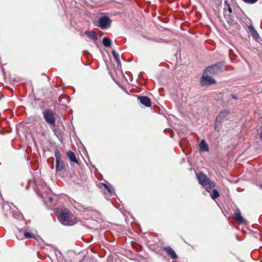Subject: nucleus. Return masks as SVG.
<instances>
[{"mask_svg": "<svg viewBox=\"0 0 262 262\" xmlns=\"http://www.w3.org/2000/svg\"><path fill=\"white\" fill-rule=\"evenodd\" d=\"M58 217L60 223L66 226H72L77 222L76 217L67 208L60 211Z\"/></svg>", "mask_w": 262, "mask_h": 262, "instance_id": "obj_1", "label": "nucleus"}, {"mask_svg": "<svg viewBox=\"0 0 262 262\" xmlns=\"http://www.w3.org/2000/svg\"><path fill=\"white\" fill-rule=\"evenodd\" d=\"M196 178L200 184L204 187L207 192H210V189L215 187V183L211 181L208 177L203 172L196 173Z\"/></svg>", "mask_w": 262, "mask_h": 262, "instance_id": "obj_2", "label": "nucleus"}, {"mask_svg": "<svg viewBox=\"0 0 262 262\" xmlns=\"http://www.w3.org/2000/svg\"><path fill=\"white\" fill-rule=\"evenodd\" d=\"M42 115L46 122L51 127L55 126V117L53 111L51 109H46L42 112Z\"/></svg>", "mask_w": 262, "mask_h": 262, "instance_id": "obj_3", "label": "nucleus"}, {"mask_svg": "<svg viewBox=\"0 0 262 262\" xmlns=\"http://www.w3.org/2000/svg\"><path fill=\"white\" fill-rule=\"evenodd\" d=\"M54 156L56 158V170L57 172L65 170L66 166L64 163L61 160V154L57 148L54 150Z\"/></svg>", "mask_w": 262, "mask_h": 262, "instance_id": "obj_4", "label": "nucleus"}, {"mask_svg": "<svg viewBox=\"0 0 262 262\" xmlns=\"http://www.w3.org/2000/svg\"><path fill=\"white\" fill-rule=\"evenodd\" d=\"M216 83V81L206 74V72H203L202 77L201 79L200 83L202 86L210 85Z\"/></svg>", "mask_w": 262, "mask_h": 262, "instance_id": "obj_5", "label": "nucleus"}, {"mask_svg": "<svg viewBox=\"0 0 262 262\" xmlns=\"http://www.w3.org/2000/svg\"><path fill=\"white\" fill-rule=\"evenodd\" d=\"M99 26L101 29H105L110 25L111 20L107 16H102L98 19Z\"/></svg>", "mask_w": 262, "mask_h": 262, "instance_id": "obj_6", "label": "nucleus"}, {"mask_svg": "<svg viewBox=\"0 0 262 262\" xmlns=\"http://www.w3.org/2000/svg\"><path fill=\"white\" fill-rule=\"evenodd\" d=\"M162 250L165 252L167 255L172 259L174 260L178 258L176 253L171 247L169 246L164 247L163 248Z\"/></svg>", "mask_w": 262, "mask_h": 262, "instance_id": "obj_7", "label": "nucleus"}, {"mask_svg": "<svg viewBox=\"0 0 262 262\" xmlns=\"http://www.w3.org/2000/svg\"><path fill=\"white\" fill-rule=\"evenodd\" d=\"M230 114V111L228 110H225L220 113V114L216 117V122H219V124L224 121V119Z\"/></svg>", "mask_w": 262, "mask_h": 262, "instance_id": "obj_8", "label": "nucleus"}, {"mask_svg": "<svg viewBox=\"0 0 262 262\" xmlns=\"http://www.w3.org/2000/svg\"><path fill=\"white\" fill-rule=\"evenodd\" d=\"M138 100L140 101L141 104L144 105L146 107L151 106L150 99L147 96H138Z\"/></svg>", "mask_w": 262, "mask_h": 262, "instance_id": "obj_9", "label": "nucleus"}, {"mask_svg": "<svg viewBox=\"0 0 262 262\" xmlns=\"http://www.w3.org/2000/svg\"><path fill=\"white\" fill-rule=\"evenodd\" d=\"M234 217L236 220L241 224H246V220L241 214V211L239 209H237L234 212Z\"/></svg>", "mask_w": 262, "mask_h": 262, "instance_id": "obj_10", "label": "nucleus"}, {"mask_svg": "<svg viewBox=\"0 0 262 262\" xmlns=\"http://www.w3.org/2000/svg\"><path fill=\"white\" fill-rule=\"evenodd\" d=\"M67 155L69 159V160L73 162L76 163L78 164H79L78 161L77 160L74 153L72 151H68L67 152Z\"/></svg>", "mask_w": 262, "mask_h": 262, "instance_id": "obj_11", "label": "nucleus"}, {"mask_svg": "<svg viewBox=\"0 0 262 262\" xmlns=\"http://www.w3.org/2000/svg\"><path fill=\"white\" fill-rule=\"evenodd\" d=\"M248 28L251 34V36L253 38L257 39L259 38V36L257 32L255 30L254 27L252 25L249 26Z\"/></svg>", "mask_w": 262, "mask_h": 262, "instance_id": "obj_12", "label": "nucleus"}, {"mask_svg": "<svg viewBox=\"0 0 262 262\" xmlns=\"http://www.w3.org/2000/svg\"><path fill=\"white\" fill-rule=\"evenodd\" d=\"M200 150L202 151H208L209 146L204 140H202L199 145Z\"/></svg>", "mask_w": 262, "mask_h": 262, "instance_id": "obj_13", "label": "nucleus"}, {"mask_svg": "<svg viewBox=\"0 0 262 262\" xmlns=\"http://www.w3.org/2000/svg\"><path fill=\"white\" fill-rule=\"evenodd\" d=\"M85 34H86L89 38L92 39L94 41H96L98 39V37L96 33L93 31H86L85 32Z\"/></svg>", "mask_w": 262, "mask_h": 262, "instance_id": "obj_14", "label": "nucleus"}, {"mask_svg": "<svg viewBox=\"0 0 262 262\" xmlns=\"http://www.w3.org/2000/svg\"><path fill=\"white\" fill-rule=\"evenodd\" d=\"M223 66V65L222 62H217L212 65V67L213 68L214 71H215V72L217 74L222 70Z\"/></svg>", "mask_w": 262, "mask_h": 262, "instance_id": "obj_15", "label": "nucleus"}, {"mask_svg": "<svg viewBox=\"0 0 262 262\" xmlns=\"http://www.w3.org/2000/svg\"><path fill=\"white\" fill-rule=\"evenodd\" d=\"M204 72H206V74L209 76H213L217 74L215 72V71H214L212 66H209L207 68H206Z\"/></svg>", "mask_w": 262, "mask_h": 262, "instance_id": "obj_16", "label": "nucleus"}, {"mask_svg": "<svg viewBox=\"0 0 262 262\" xmlns=\"http://www.w3.org/2000/svg\"><path fill=\"white\" fill-rule=\"evenodd\" d=\"M111 39L109 37H104L102 39V43L106 47H110L111 45Z\"/></svg>", "mask_w": 262, "mask_h": 262, "instance_id": "obj_17", "label": "nucleus"}, {"mask_svg": "<svg viewBox=\"0 0 262 262\" xmlns=\"http://www.w3.org/2000/svg\"><path fill=\"white\" fill-rule=\"evenodd\" d=\"M112 53L113 57L116 59L118 65L121 66V61L119 59V55H118V54L115 50L112 51Z\"/></svg>", "mask_w": 262, "mask_h": 262, "instance_id": "obj_18", "label": "nucleus"}, {"mask_svg": "<svg viewBox=\"0 0 262 262\" xmlns=\"http://www.w3.org/2000/svg\"><path fill=\"white\" fill-rule=\"evenodd\" d=\"M225 7L224 8V12L226 11V9L228 10L229 13L231 14L232 13V9L230 6V3L228 1H225Z\"/></svg>", "mask_w": 262, "mask_h": 262, "instance_id": "obj_19", "label": "nucleus"}, {"mask_svg": "<svg viewBox=\"0 0 262 262\" xmlns=\"http://www.w3.org/2000/svg\"><path fill=\"white\" fill-rule=\"evenodd\" d=\"M211 196L213 200H215L220 196L219 192L216 189H214L211 193Z\"/></svg>", "mask_w": 262, "mask_h": 262, "instance_id": "obj_20", "label": "nucleus"}, {"mask_svg": "<svg viewBox=\"0 0 262 262\" xmlns=\"http://www.w3.org/2000/svg\"><path fill=\"white\" fill-rule=\"evenodd\" d=\"M102 185L104 187V188L107 190V191L110 194H112V191L111 187L108 186L105 183H102Z\"/></svg>", "mask_w": 262, "mask_h": 262, "instance_id": "obj_21", "label": "nucleus"}, {"mask_svg": "<svg viewBox=\"0 0 262 262\" xmlns=\"http://www.w3.org/2000/svg\"><path fill=\"white\" fill-rule=\"evenodd\" d=\"M24 236L26 238L34 237V235H32L30 233H29L28 231L24 232Z\"/></svg>", "mask_w": 262, "mask_h": 262, "instance_id": "obj_22", "label": "nucleus"}, {"mask_svg": "<svg viewBox=\"0 0 262 262\" xmlns=\"http://www.w3.org/2000/svg\"><path fill=\"white\" fill-rule=\"evenodd\" d=\"M221 128V124H219V122L215 121L214 129L218 132H220V129Z\"/></svg>", "mask_w": 262, "mask_h": 262, "instance_id": "obj_23", "label": "nucleus"}, {"mask_svg": "<svg viewBox=\"0 0 262 262\" xmlns=\"http://www.w3.org/2000/svg\"><path fill=\"white\" fill-rule=\"evenodd\" d=\"M258 0H244V2L245 3H250V4H254Z\"/></svg>", "mask_w": 262, "mask_h": 262, "instance_id": "obj_24", "label": "nucleus"}, {"mask_svg": "<svg viewBox=\"0 0 262 262\" xmlns=\"http://www.w3.org/2000/svg\"><path fill=\"white\" fill-rule=\"evenodd\" d=\"M49 201L51 203H53V198L51 196H49L48 198Z\"/></svg>", "mask_w": 262, "mask_h": 262, "instance_id": "obj_25", "label": "nucleus"}, {"mask_svg": "<svg viewBox=\"0 0 262 262\" xmlns=\"http://www.w3.org/2000/svg\"><path fill=\"white\" fill-rule=\"evenodd\" d=\"M232 98L233 99H237V98L236 97V95H232Z\"/></svg>", "mask_w": 262, "mask_h": 262, "instance_id": "obj_26", "label": "nucleus"}, {"mask_svg": "<svg viewBox=\"0 0 262 262\" xmlns=\"http://www.w3.org/2000/svg\"><path fill=\"white\" fill-rule=\"evenodd\" d=\"M4 111H5V112H6L10 113V110H7V109H5Z\"/></svg>", "mask_w": 262, "mask_h": 262, "instance_id": "obj_27", "label": "nucleus"}, {"mask_svg": "<svg viewBox=\"0 0 262 262\" xmlns=\"http://www.w3.org/2000/svg\"><path fill=\"white\" fill-rule=\"evenodd\" d=\"M3 96H4V95L1 94V98H2Z\"/></svg>", "mask_w": 262, "mask_h": 262, "instance_id": "obj_28", "label": "nucleus"}, {"mask_svg": "<svg viewBox=\"0 0 262 262\" xmlns=\"http://www.w3.org/2000/svg\"><path fill=\"white\" fill-rule=\"evenodd\" d=\"M2 72H3V73H4V70L3 69H2Z\"/></svg>", "mask_w": 262, "mask_h": 262, "instance_id": "obj_29", "label": "nucleus"}, {"mask_svg": "<svg viewBox=\"0 0 262 262\" xmlns=\"http://www.w3.org/2000/svg\"><path fill=\"white\" fill-rule=\"evenodd\" d=\"M261 188H262V185H261Z\"/></svg>", "mask_w": 262, "mask_h": 262, "instance_id": "obj_30", "label": "nucleus"}]
</instances>
